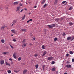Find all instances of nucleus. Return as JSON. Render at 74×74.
<instances>
[{
  "mask_svg": "<svg viewBox=\"0 0 74 74\" xmlns=\"http://www.w3.org/2000/svg\"><path fill=\"white\" fill-rule=\"evenodd\" d=\"M72 62H74V58H73V59H72Z\"/></svg>",
  "mask_w": 74,
  "mask_h": 74,
  "instance_id": "obj_49",
  "label": "nucleus"
},
{
  "mask_svg": "<svg viewBox=\"0 0 74 74\" xmlns=\"http://www.w3.org/2000/svg\"><path fill=\"white\" fill-rule=\"evenodd\" d=\"M45 46H44V45H43L42 47V49H45Z\"/></svg>",
  "mask_w": 74,
  "mask_h": 74,
  "instance_id": "obj_21",
  "label": "nucleus"
},
{
  "mask_svg": "<svg viewBox=\"0 0 74 74\" xmlns=\"http://www.w3.org/2000/svg\"><path fill=\"white\" fill-rule=\"evenodd\" d=\"M6 54H7V53H9V52L8 51H7L6 52Z\"/></svg>",
  "mask_w": 74,
  "mask_h": 74,
  "instance_id": "obj_52",
  "label": "nucleus"
},
{
  "mask_svg": "<svg viewBox=\"0 0 74 74\" xmlns=\"http://www.w3.org/2000/svg\"><path fill=\"white\" fill-rule=\"evenodd\" d=\"M47 53V51L44 52L42 56H45V54H46Z\"/></svg>",
  "mask_w": 74,
  "mask_h": 74,
  "instance_id": "obj_11",
  "label": "nucleus"
},
{
  "mask_svg": "<svg viewBox=\"0 0 74 74\" xmlns=\"http://www.w3.org/2000/svg\"><path fill=\"white\" fill-rule=\"evenodd\" d=\"M64 74H67V73L66 72V73H64Z\"/></svg>",
  "mask_w": 74,
  "mask_h": 74,
  "instance_id": "obj_60",
  "label": "nucleus"
},
{
  "mask_svg": "<svg viewBox=\"0 0 74 74\" xmlns=\"http://www.w3.org/2000/svg\"><path fill=\"white\" fill-rule=\"evenodd\" d=\"M0 10H3V7H0Z\"/></svg>",
  "mask_w": 74,
  "mask_h": 74,
  "instance_id": "obj_41",
  "label": "nucleus"
},
{
  "mask_svg": "<svg viewBox=\"0 0 74 74\" xmlns=\"http://www.w3.org/2000/svg\"><path fill=\"white\" fill-rule=\"evenodd\" d=\"M47 4L46 3L43 6V8H45V7H46V6H47Z\"/></svg>",
  "mask_w": 74,
  "mask_h": 74,
  "instance_id": "obj_33",
  "label": "nucleus"
},
{
  "mask_svg": "<svg viewBox=\"0 0 74 74\" xmlns=\"http://www.w3.org/2000/svg\"><path fill=\"white\" fill-rule=\"evenodd\" d=\"M35 67L36 69H38V64L36 65Z\"/></svg>",
  "mask_w": 74,
  "mask_h": 74,
  "instance_id": "obj_32",
  "label": "nucleus"
},
{
  "mask_svg": "<svg viewBox=\"0 0 74 74\" xmlns=\"http://www.w3.org/2000/svg\"><path fill=\"white\" fill-rule=\"evenodd\" d=\"M59 19V18H56L54 20L55 21H56V22H58Z\"/></svg>",
  "mask_w": 74,
  "mask_h": 74,
  "instance_id": "obj_20",
  "label": "nucleus"
},
{
  "mask_svg": "<svg viewBox=\"0 0 74 74\" xmlns=\"http://www.w3.org/2000/svg\"><path fill=\"white\" fill-rule=\"evenodd\" d=\"M69 24L70 25H71V26H72V25H73V23H69Z\"/></svg>",
  "mask_w": 74,
  "mask_h": 74,
  "instance_id": "obj_30",
  "label": "nucleus"
},
{
  "mask_svg": "<svg viewBox=\"0 0 74 74\" xmlns=\"http://www.w3.org/2000/svg\"><path fill=\"white\" fill-rule=\"evenodd\" d=\"M45 2V0H43V1L41 2V4H44V3Z\"/></svg>",
  "mask_w": 74,
  "mask_h": 74,
  "instance_id": "obj_22",
  "label": "nucleus"
},
{
  "mask_svg": "<svg viewBox=\"0 0 74 74\" xmlns=\"http://www.w3.org/2000/svg\"><path fill=\"white\" fill-rule=\"evenodd\" d=\"M16 22H17V20H13V22L12 23H14V24H15V23H16Z\"/></svg>",
  "mask_w": 74,
  "mask_h": 74,
  "instance_id": "obj_3",
  "label": "nucleus"
},
{
  "mask_svg": "<svg viewBox=\"0 0 74 74\" xmlns=\"http://www.w3.org/2000/svg\"><path fill=\"white\" fill-rule=\"evenodd\" d=\"M13 57L14 59H16V57L15 56V53L13 54Z\"/></svg>",
  "mask_w": 74,
  "mask_h": 74,
  "instance_id": "obj_19",
  "label": "nucleus"
},
{
  "mask_svg": "<svg viewBox=\"0 0 74 74\" xmlns=\"http://www.w3.org/2000/svg\"><path fill=\"white\" fill-rule=\"evenodd\" d=\"M26 16V15H25L22 18L23 20H24L25 19V17Z\"/></svg>",
  "mask_w": 74,
  "mask_h": 74,
  "instance_id": "obj_23",
  "label": "nucleus"
},
{
  "mask_svg": "<svg viewBox=\"0 0 74 74\" xmlns=\"http://www.w3.org/2000/svg\"><path fill=\"white\" fill-rule=\"evenodd\" d=\"M66 35V34H65V33H64V32L63 33V36H64V35Z\"/></svg>",
  "mask_w": 74,
  "mask_h": 74,
  "instance_id": "obj_43",
  "label": "nucleus"
},
{
  "mask_svg": "<svg viewBox=\"0 0 74 74\" xmlns=\"http://www.w3.org/2000/svg\"><path fill=\"white\" fill-rule=\"evenodd\" d=\"M2 54H4V55H5L6 54V52H4L2 53Z\"/></svg>",
  "mask_w": 74,
  "mask_h": 74,
  "instance_id": "obj_42",
  "label": "nucleus"
},
{
  "mask_svg": "<svg viewBox=\"0 0 74 74\" xmlns=\"http://www.w3.org/2000/svg\"><path fill=\"white\" fill-rule=\"evenodd\" d=\"M30 14H31V13L30 12L29 13V15H30Z\"/></svg>",
  "mask_w": 74,
  "mask_h": 74,
  "instance_id": "obj_63",
  "label": "nucleus"
},
{
  "mask_svg": "<svg viewBox=\"0 0 74 74\" xmlns=\"http://www.w3.org/2000/svg\"><path fill=\"white\" fill-rule=\"evenodd\" d=\"M1 42L2 43H3V44L4 43V42H5L4 40V39H2L1 40Z\"/></svg>",
  "mask_w": 74,
  "mask_h": 74,
  "instance_id": "obj_16",
  "label": "nucleus"
},
{
  "mask_svg": "<svg viewBox=\"0 0 74 74\" xmlns=\"http://www.w3.org/2000/svg\"><path fill=\"white\" fill-rule=\"evenodd\" d=\"M33 39L34 40H36V38H33Z\"/></svg>",
  "mask_w": 74,
  "mask_h": 74,
  "instance_id": "obj_59",
  "label": "nucleus"
},
{
  "mask_svg": "<svg viewBox=\"0 0 74 74\" xmlns=\"http://www.w3.org/2000/svg\"><path fill=\"white\" fill-rule=\"evenodd\" d=\"M51 70L52 71H55V68H53L51 69Z\"/></svg>",
  "mask_w": 74,
  "mask_h": 74,
  "instance_id": "obj_15",
  "label": "nucleus"
},
{
  "mask_svg": "<svg viewBox=\"0 0 74 74\" xmlns=\"http://www.w3.org/2000/svg\"><path fill=\"white\" fill-rule=\"evenodd\" d=\"M9 60H11V61H12V58H10L9 59Z\"/></svg>",
  "mask_w": 74,
  "mask_h": 74,
  "instance_id": "obj_53",
  "label": "nucleus"
},
{
  "mask_svg": "<svg viewBox=\"0 0 74 74\" xmlns=\"http://www.w3.org/2000/svg\"><path fill=\"white\" fill-rule=\"evenodd\" d=\"M20 8H21L19 6V7H17L16 8L17 10H16V12L17 11H19V10H20Z\"/></svg>",
  "mask_w": 74,
  "mask_h": 74,
  "instance_id": "obj_5",
  "label": "nucleus"
},
{
  "mask_svg": "<svg viewBox=\"0 0 74 74\" xmlns=\"http://www.w3.org/2000/svg\"><path fill=\"white\" fill-rule=\"evenodd\" d=\"M69 53L70 54H71V55H72V54L73 53V52H72V51H70Z\"/></svg>",
  "mask_w": 74,
  "mask_h": 74,
  "instance_id": "obj_31",
  "label": "nucleus"
},
{
  "mask_svg": "<svg viewBox=\"0 0 74 74\" xmlns=\"http://www.w3.org/2000/svg\"><path fill=\"white\" fill-rule=\"evenodd\" d=\"M34 7V8H36V7H37V6H35Z\"/></svg>",
  "mask_w": 74,
  "mask_h": 74,
  "instance_id": "obj_61",
  "label": "nucleus"
},
{
  "mask_svg": "<svg viewBox=\"0 0 74 74\" xmlns=\"http://www.w3.org/2000/svg\"><path fill=\"white\" fill-rule=\"evenodd\" d=\"M58 40V38H54V41H57Z\"/></svg>",
  "mask_w": 74,
  "mask_h": 74,
  "instance_id": "obj_26",
  "label": "nucleus"
},
{
  "mask_svg": "<svg viewBox=\"0 0 74 74\" xmlns=\"http://www.w3.org/2000/svg\"><path fill=\"white\" fill-rule=\"evenodd\" d=\"M38 56V54H35L34 55V57H37V56Z\"/></svg>",
  "mask_w": 74,
  "mask_h": 74,
  "instance_id": "obj_44",
  "label": "nucleus"
},
{
  "mask_svg": "<svg viewBox=\"0 0 74 74\" xmlns=\"http://www.w3.org/2000/svg\"><path fill=\"white\" fill-rule=\"evenodd\" d=\"M57 25H58V24H53L52 26H53V27H55V26H57Z\"/></svg>",
  "mask_w": 74,
  "mask_h": 74,
  "instance_id": "obj_18",
  "label": "nucleus"
},
{
  "mask_svg": "<svg viewBox=\"0 0 74 74\" xmlns=\"http://www.w3.org/2000/svg\"><path fill=\"white\" fill-rule=\"evenodd\" d=\"M27 23H29V21H27Z\"/></svg>",
  "mask_w": 74,
  "mask_h": 74,
  "instance_id": "obj_56",
  "label": "nucleus"
},
{
  "mask_svg": "<svg viewBox=\"0 0 74 74\" xmlns=\"http://www.w3.org/2000/svg\"><path fill=\"white\" fill-rule=\"evenodd\" d=\"M69 53H67L66 54V56L68 57V56H69Z\"/></svg>",
  "mask_w": 74,
  "mask_h": 74,
  "instance_id": "obj_47",
  "label": "nucleus"
},
{
  "mask_svg": "<svg viewBox=\"0 0 74 74\" xmlns=\"http://www.w3.org/2000/svg\"><path fill=\"white\" fill-rule=\"evenodd\" d=\"M29 45H33V44H32V43H30Z\"/></svg>",
  "mask_w": 74,
  "mask_h": 74,
  "instance_id": "obj_55",
  "label": "nucleus"
},
{
  "mask_svg": "<svg viewBox=\"0 0 74 74\" xmlns=\"http://www.w3.org/2000/svg\"><path fill=\"white\" fill-rule=\"evenodd\" d=\"M14 72H15V73H17L18 72V71H16L15 69L14 70Z\"/></svg>",
  "mask_w": 74,
  "mask_h": 74,
  "instance_id": "obj_36",
  "label": "nucleus"
},
{
  "mask_svg": "<svg viewBox=\"0 0 74 74\" xmlns=\"http://www.w3.org/2000/svg\"><path fill=\"white\" fill-rule=\"evenodd\" d=\"M45 65H43V66H42V68H44L45 67Z\"/></svg>",
  "mask_w": 74,
  "mask_h": 74,
  "instance_id": "obj_48",
  "label": "nucleus"
},
{
  "mask_svg": "<svg viewBox=\"0 0 74 74\" xmlns=\"http://www.w3.org/2000/svg\"><path fill=\"white\" fill-rule=\"evenodd\" d=\"M58 0H56L55 1V3H58Z\"/></svg>",
  "mask_w": 74,
  "mask_h": 74,
  "instance_id": "obj_39",
  "label": "nucleus"
},
{
  "mask_svg": "<svg viewBox=\"0 0 74 74\" xmlns=\"http://www.w3.org/2000/svg\"><path fill=\"white\" fill-rule=\"evenodd\" d=\"M27 71L26 70H25L23 71V74H26V73H27Z\"/></svg>",
  "mask_w": 74,
  "mask_h": 74,
  "instance_id": "obj_8",
  "label": "nucleus"
},
{
  "mask_svg": "<svg viewBox=\"0 0 74 74\" xmlns=\"http://www.w3.org/2000/svg\"><path fill=\"white\" fill-rule=\"evenodd\" d=\"M72 38L71 40V41H73V40H74V35L72 36Z\"/></svg>",
  "mask_w": 74,
  "mask_h": 74,
  "instance_id": "obj_24",
  "label": "nucleus"
},
{
  "mask_svg": "<svg viewBox=\"0 0 74 74\" xmlns=\"http://www.w3.org/2000/svg\"><path fill=\"white\" fill-rule=\"evenodd\" d=\"M71 38V37H68L67 38V40L68 41H70Z\"/></svg>",
  "mask_w": 74,
  "mask_h": 74,
  "instance_id": "obj_9",
  "label": "nucleus"
},
{
  "mask_svg": "<svg viewBox=\"0 0 74 74\" xmlns=\"http://www.w3.org/2000/svg\"><path fill=\"white\" fill-rule=\"evenodd\" d=\"M4 28H5V27L3 26L1 27V30H3L4 29Z\"/></svg>",
  "mask_w": 74,
  "mask_h": 74,
  "instance_id": "obj_12",
  "label": "nucleus"
},
{
  "mask_svg": "<svg viewBox=\"0 0 74 74\" xmlns=\"http://www.w3.org/2000/svg\"><path fill=\"white\" fill-rule=\"evenodd\" d=\"M23 10H25L26 11H27V10L26 8H24V9H23Z\"/></svg>",
  "mask_w": 74,
  "mask_h": 74,
  "instance_id": "obj_54",
  "label": "nucleus"
},
{
  "mask_svg": "<svg viewBox=\"0 0 74 74\" xmlns=\"http://www.w3.org/2000/svg\"><path fill=\"white\" fill-rule=\"evenodd\" d=\"M14 23H13V24H12V25L11 26H13V25H14Z\"/></svg>",
  "mask_w": 74,
  "mask_h": 74,
  "instance_id": "obj_58",
  "label": "nucleus"
},
{
  "mask_svg": "<svg viewBox=\"0 0 74 74\" xmlns=\"http://www.w3.org/2000/svg\"><path fill=\"white\" fill-rule=\"evenodd\" d=\"M11 36H13V35L12 34V35H11Z\"/></svg>",
  "mask_w": 74,
  "mask_h": 74,
  "instance_id": "obj_64",
  "label": "nucleus"
},
{
  "mask_svg": "<svg viewBox=\"0 0 74 74\" xmlns=\"http://www.w3.org/2000/svg\"><path fill=\"white\" fill-rule=\"evenodd\" d=\"M66 1H63L62 2V3L63 4H65V3H66Z\"/></svg>",
  "mask_w": 74,
  "mask_h": 74,
  "instance_id": "obj_34",
  "label": "nucleus"
},
{
  "mask_svg": "<svg viewBox=\"0 0 74 74\" xmlns=\"http://www.w3.org/2000/svg\"><path fill=\"white\" fill-rule=\"evenodd\" d=\"M55 64V61H53L51 62V64Z\"/></svg>",
  "mask_w": 74,
  "mask_h": 74,
  "instance_id": "obj_35",
  "label": "nucleus"
},
{
  "mask_svg": "<svg viewBox=\"0 0 74 74\" xmlns=\"http://www.w3.org/2000/svg\"><path fill=\"white\" fill-rule=\"evenodd\" d=\"M11 32H12L13 33L15 34V31L14 30V29H12L11 30Z\"/></svg>",
  "mask_w": 74,
  "mask_h": 74,
  "instance_id": "obj_13",
  "label": "nucleus"
},
{
  "mask_svg": "<svg viewBox=\"0 0 74 74\" xmlns=\"http://www.w3.org/2000/svg\"><path fill=\"white\" fill-rule=\"evenodd\" d=\"M67 63H70V62H69V61H67Z\"/></svg>",
  "mask_w": 74,
  "mask_h": 74,
  "instance_id": "obj_57",
  "label": "nucleus"
},
{
  "mask_svg": "<svg viewBox=\"0 0 74 74\" xmlns=\"http://www.w3.org/2000/svg\"><path fill=\"white\" fill-rule=\"evenodd\" d=\"M43 68V69H42L43 70H44V68Z\"/></svg>",
  "mask_w": 74,
  "mask_h": 74,
  "instance_id": "obj_62",
  "label": "nucleus"
},
{
  "mask_svg": "<svg viewBox=\"0 0 74 74\" xmlns=\"http://www.w3.org/2000/svg\"><path fill=\"white\" fill-rule=\"evenodd\" d=\"M23 10H24V9H22V10H21L20 12H22V11H23Z\"/></svg>",
  "mask_w": 74,
  "mask_h": 74,
  "instance_id": "obj_46",
  "label": "nucleus"
},
{
  "mask_svg": "<svg viewBox=\"0 0 74 74\" xmlns=\"http://www.w3.org/2000/svg\"><path fill=\"white\" fill-rule=\"evenodd\" d=\"M47 34V31L46 29H44V31L43 32V34Z\"/></svg>",
  "mask_w": 74,
  "mask_h": 74,
  "instance_id": "obj_10",
  "label": "nucleus"
},
{
  "mask_svg": "<svg viewBox=\"0 0 74 74\" xmlns=\"http://www.w3.org/2000/svg\"><path fill=\"white\" fill-rule=\"evenodd\" d=\"M4 63V61L3 60H1L0 61V64L1 65L3 64Z\"/></svg>",
  "mask_w": 74,
  "mask_h": 74,
  "instance_id": "obj_6",
  "label": "nucleus"
},
{
  "mask_svg": "<svg viewBox=\"0 0 74 74\" xmlns=\"http://www.w3.org/2000/svg\"><path fill=\"white\" fill-rule=\"evenodd\" d=\"M10 47H11L12 48H14V47H13L11 45H10Z\"/></svg>",
  "mask_w": 74,
  "mask_h": 74,
  "instance_id": "obj_51",
  "label": "nucleus"
},
{
  "mask_svg": "<svg viewBox=\"0 0 74 74\" xmlns=\"http://www.w3.org/2000/svg\"><path fill=\"white\" fill-rule=\"evenodd\" d=\"M8 72L9 74H10L11 73V71L10 70H9Z\"/></svg>",
  "mask_w": 74,
  "mask_h": 74,
  "instance_id": "obj_28",
  "label": "nucleus"
},
{
  "mask_svg": "<svg viewBox=\"0 0 74 74\" xmlns=\"http://www.w3.org/2000/svg\"><path fill=\"white\" fill-rule=\"evenodd\" d=\"M19 5H20V6H22V4L21 3H20Z\"/></svg>",
  "mask_w": 74,
  "mask_h": 74,
  "instance_id": "obj_50",
  "label": "nucleus"
},
{
  "mask_svg": "<svg viewBox=\"0 0 74 74\" xmlns=\"http://www.w3.org/2000/svg\"><path fill=\"white\" fill-rule=\"evenodd\" d=\"M47 26L49 29H52V28H53V26L51 25H47Z\"/></svg>",
  "mask_w": 74,
  "mask_h": 74,
  "instance_id": "obj_4",
  "label": "nucleus"
},
{
  "mask_svg": "<svg viewBox=\"0 0 74 74\" xmlns=\"http://www.w3.org/2000/svg\"><path fill=\"white\" fill-rule=\"evenodd\" d=\"M64 19V18L63 17H61L60 18V21H62V20H63Z\"/></svg>",
  "mask_w": 74,
  "mask_h": 74,
  "instance_id": "obj_27",
  "label": "nucleus"
},
{
  "mask_svg": "<svg viewBox=\"0 0 74 74\" xmlns=\"http://www.w3.org/2000/svg\"><path fill=\"white\" fill-rule=\"evenodd\" d=\"M13 41L14 42H15L16 41V40L15 39H13Z\"/></svg>",
  "mask_w": 74,
  "mask_h": 74,
  "instance_id": "obj_40",
  "label": "nucleus"
},
{
  "mask_svg": "<svg viewBox=\"0 0 74 74\" xmlns=\"http://www.w3.org/2000/svg\"><path fill=\"white\" fill-rule=\"evenodd\" d=\"M22 31H23V32H25L26 30V29H21Z\"/></svg>",
  "mask_w": 74,
  "mask_h": 74,
  "instance_id": "obj_45",
  "label": "nucleus"
},
{
  "mask_svg": "<svg viewBox=\"0 0 74 74\" xmlns=\"http://www.w3.org/2000/svg\"><path fill=\"white\" fill-rule=\"evenodd\" d=\"M18 3H19V2H15L14 3H13V4L14 5H17V4H18Z\"/></svg>",
  "mask_w": 74,
  "mask_h": 74,
  "instance_id": "obj_7",
  "label": "nucleus"
},
{
  "mask_svg": "<svg viewBox=\"0 0 74 74\" xmlns=\"http://www.w3.org/2000/svg\"><path fill=\"white\" fill-rule=\"evenodd\" d=\"M73 9V7H71L69 9V10H72Z\"/></svg>",
  "mask_w": 74,
  "mask_h": 74,
  "instance_id": "obj_25",
  "label": "nucleus"
},
{
  "mask_svg": "<svg viewBox=\"0 0 74 74\" xmlns=\"http://www.w3.org/2000/svg\"><path fill=\"white\" fill-rule=\"evenodd\" d=\"M21 60V57H19L18 59V61H20V60Z\"/></svg>",
  "mask_w": 74,
  "mask_h": 74,
  "instance_id": "obj_29",
  "label": "nucleus"
},
{
  "mask_svg": "<svg viewBox=\"0 0 74 74\" xmlns=\"http://www.w3.org/2000/svg\"><path fill=\"white\" fill-rule=\"evenodd\" d=\"M6 65L9 66H11V64H10L8 63V62H6Z\"/></svg>",
  "mask_w": 74,
  "mask_h": 74,
  "instance_id": "obj_17",
  "label": "nucleus"
},
{
  "mask_svg": "<svg viewBox=\"0 0 74 74\" xmlns=\"http://www.w3.org/2000/svg\"><path fill=\"white\" fill-rule=\"evenodd\" d=\"M25 40L24 39L23 41V44H24L25 43Z\"/></svg>",
  "mask_w": 74,
  "mask_h": 74,
  "instance_id": "obj_38",
  "label": "nucleus"
},
{
  "mask_svg": "<svg viewBox=\"0 0 74 74\" xmlns=\"http://www.w3.org/2000/svg\"><path fill=\"white\" fill-rule=\"evenodd\" d=\"M66 67H67V68H71V65H66L65 66Z\"/></svg>",
  "mask_w": 74,
  "mask_h": 74,
  "instance_id": "obj_2",
  "label": "nucleus"
},
{
  "mask_svg": "<svg viewBox=\"0 0 74 74\" xmlns=\"http://www.w3.org/2000/svg\"><path fill=\"white\" fill-rule=\"evenodd\" d=\"M26 44L25 43L23 45L22 47L23 48H25V47H26Z\"/></svg>",
  "mask_w": 74,
  "mask_h": 74,
  "instance_id": "obj_14",
  "label": "nucleus"
},
{
  "mask_svg": "<svg viewBox=\"0 0 74 74\" xmlns=\"http://www.w3.org/2000/svg\"><path fill=\"white\" fill-rule=\"evenodd\" d=\"M33 21V19H30L29 20H28V21H29V22H31V21Z\"/></svg>",
  "mask_w": 74,
  "mask_h": 74,
  "instance_id": "obj_37",
  "label": "nucleus"
},
{
  "mask_svg": "<svg viewBox=\"0 0 74 74\" xmlns=\"http://www.w3.org/2000/svg\"><path fill=\"white\" fill-rule=\"evenodd\" d=\"M53 59V57L51 56L47 58V60H51Z\"/></svg>",
  "mask_w": 74,
  "mask_h": 74,
  "instance_id": "obj_1",
  "label": "nucleus"
}]
</instances>
